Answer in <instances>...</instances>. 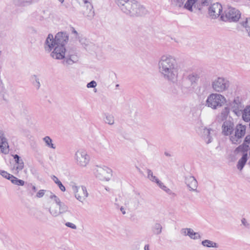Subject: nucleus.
<instances>
[{
	"label": "nucleus",
	"mask_w": 250,
	"mask_h": 250,
	"mask_svg": "<svg viewBox=\"0 0 250 250\" xmlns=\"http://www.w3.org/2000/svg\"><path fill=\"white\" fill-rule=\"evenodd\" d=\"M245 222H246V220H245V219H244H244H243L242 220V223H243L244 225H245Z\"/></svg>",
	"instance_id": "57"
},
{
	"label": "nucleus",
	"mask_w": 250,
	"mask_h": 250,
	"mask_svg": "<svg viewBox=\"0 0 250 250\" xmlns=\"http://www.w3.org/2000/svg\"><path fill=\"white\" fill-rule=\"evenodd\" d=\"M229 112V109L228 107H226L225 108V110L224 111H223V112L222 113V114H223L224 113H226L227 115H228V113Z\"/></svg>",
	"instance_id": "52"
},
{
	"label": "nucleus",
	"mask_w": 250,
	"mask_h": 250,
	"mask_svg": "<svg viewBox=\"0 0 250 250\" xmlns=\"http://www.w3.org/2000/svg\"><path fill=\"white\" fill-rule=\"evenodd\" d=\"M131 203H133V207L135 208H137L139 206L140 203L139 200L136 198H132L130 200Z\"/></svg>",
	"instance_id": "39"
},
{
	"label": "nucleus",
	"mask_w": 250,
	"mask_h": 250,
	"mask_svg": "<svg viewBox=\"0 0 250 250\" xmlns=\"http://www.w3.org/2000/svg\"><path fill=\"white\" fill-rule=\"evenodd\" d=\"M212 87L218 92H222L227 90L229 85V81L223 77H218L212 82Z\"/></svg>",
	"instance_id": "7"
},
{
	"label": "nucleus",
	"mask_w": 250,
	"mask_h": 250,
	"mask_svg": "<svg viewBox=\"0 0 250 250\" xmlns=\"http://www.w3.org/2000/svg\"><path fill=\"white\" fill-rule=\"evenodd\" d=\"M15 160L16 164L17 166L16 167V170L17 172L21 170L24 167V163L21 158L18 155L15 154L13 155Z\"/></svg>",
	"instance_id": "18"
},
{
	"label": "nucleus",
	"mask_w": 250,
	"mask_h": 250,
	"mask_svg": "<svg viewBox=\"0 0 250 250\" xmlns=\"http://www.w3.org/2000/svg\"><path fill=\"white\" fill-rule=\"evenodd\" d=\"M105 119L104 120L105 123L110 125H113L114 123V117L112 115L105 114Z\"/></svg>",
	"instance_id": "32"
},
{
	"label": "nucleus",
	"mask_w": 250,
	"mask_h": 250,
	"mask_svg": "<svg viewBox=\"0 0 250 250\" xmlns=\"http://www.w3.org/2000/svg\"><path fill=\"white\" fill-rule=\"evenodd\" d=\"M185 0H176V5L179 7H181L184 4Z\"/></svg>",
	"instance_id": "44"
},
{
	"label": "nucleus",
	"mask_w": 250,
	"mask_h": 250,
	"mask_svg": "<svg viewBox=\"0 0 250 250\" xmlns=\"http://www.w3.org/2000/svg\"><path fill=\"white\" fill-rule=\"evenodd\" d=\"M27 188L28 189L31 188L33 192H36L37 190L36 187L31 183H29L27 185Z\"/></svg>",
	"instance_id": "42"
},
{
	"label": "nucleus",
	"mask_w": 250,
	"mask_h": 250,
	"mask_svg": "<svg viewBox=\"0 0 250 250\" xmlns=\"http://www.w3.org/2000/svg\"><path fill=\"white\" fill-rule=\"evenodd\" d=\"M13 4L19 7H25L23 0H13Z\"/></svg>",
	"instance_id": "37"
},
{
	"label": "nucleus",
	"mask_w": 250,
	"mask_h": 250,
	"mask_svg": "<svg viewBox=\"0 0 250 250\" xmlns=\"http://www.w3.org/2000/svg\"><path fill=\"white\" fill-rule=\"evenodd\" d=\"M246 129V125L242 124H238L234 127L235 134L230 136V140L232 144L237 145L241 142V139L245 135Z\"/></svg>",
	"instance_id": "6"
},
{
	"label": "nucleus",
	"mask_w": 250,
	"mask_h": 250,
	"mask_svg": "<svg viewBox=\"0 0 250 250\" xmlns=\"http://www.w3.org/2000/svg\"><path fill=\"white\" fill-rule=\"evenodd\" d=\"M225 97L219 94H211L206 100V105L212 109H216L220 107L225 102Z\"/></svg>",
	"instance_id": "5"
},
{
	"label": "nucleus",
	"mask_w": 250,
	"mask_h": 250,
	"mask_svg": "<svg viewBox=\"0 0 250 250\" xmlns=\"http://www.w3.org/2000/svg\"><path fill=\"white\" fill-rule=\"evenodd\" d=\"M149 180L152 181V182H156L157 184L160 183V181L156 176L153 175L150 178Z\"/></svg>",
	"instance_id": "48"
},
{
	"label": "nucleus",
	"mask_w": 250,
	"mask_h": 250,
	"mask_svg": "<svg viewBox=\"0 0 250 250\" xmlns=\"http://www.w3.org/2000/svg\"><path fill=\"white\" fill-rule=\"evenodd\" d=\"M84 3L86 5V7H87V9H89L90 11H91L92 10V9H93V6L92 5H91V3H90L87 0H83Z\"/></svg>",
	"instance_id": "43"
},
{
	"label": "nucleus",
	"mask_w": 250,
	"mask_h": 250,
	"mask_svg": "<svg viewBox=\"0 0 250 250\" xmlns=\"http://www.w3.org/2000/svg\"><path fill=\"white\" fill-rule=\"evenodd\" d=\"M0 149L2 153L7 154L9 152V145L3 130L0 129Z\"/></svg>",
	"instance_id": "13"
},
{
	"label": "nucleus",
	"mask_w": 250,
	"mask_h": 250,
	"mask_svg": "<svg viewBox=\"0 0 250 250\" xmlns=\"http://www.w3.org/2000/svg\"><path fill=\"white\" fill-rule=\"evenodd\" d=\"M241 25L245 28L246 31L248 32L250 30V18H241L240 21Z\"/></svg>",
	"instance_id": "21"
},
{
	"label": "nucleus",
	"mask_w": 250,
	"mask_h": 250,
	"mask_svg": "<svg viewBox=\"0 0 250 250\" xmlns=\"http://www.w3.org/2000/svg\"><path fill=\"white\" fill-rule=\"evenodd\" d=\"M112 172L111 169L106 167H97L94 174L95 176L100 180L108 181L112 176Z\"/></svg>",
	"instance_id": "8"
},
{
	"label": "nucleus",
	"mask_w": 250,
	"mask_h": 250,
	"mask_svg": "<svg viewBox=\"0 0 250 250\" xmlns=\"http://www.w3.org/2000/svg\"><path fill=\"white\" fill-rule=\"evenodd\" d=\"M24 6L26 7L35 3L38 2L40 0H23Z\"/></svg>",
	"instance_id": "36"
},
{
	"label": "nucleus",
	"mask_w": 250,
	"mask_h": 250,
	"mask_svg": "<svg viewBox=\"0 0 250 250\" xmlns=\"http://www.w3.org/2000/svg\"><path fill=\"white\" fill-rule=\"evenodd\" d=\"M162 227L160 223H156L152 227V230L154 234H160L162 232Z\"/></svg>",
	"instance_id": "28"
},
{
	"label": "nucleus",
	"mask_w": 250,
	"mask_h": 250,
	"mask_svg": "<svg viewBox=\"0 0 250 250\" xmlns=\"http://www.w3.org/2000/svg\"><path fill=\"white\" fill-rule=\"evenodd\" d=\"M158 185H159L161 188L165 190L168 194H170L171 193V190L168 188H167L166 186H165L164 184L162 183L161 181L160 183H159V184H158Z\"/></svg>",
	"instance_id": "35"
},
{
	"label": "nucleus",
	"mask_w": 250,
	"mask_h": 250,
	"mask_svg": "<svg viewBox=\"0 0 250 250\" xmlns=\"http://www.w3.org/2000/svg\"><path fill=\"white\" fill-rule=\"evenodd\" d=\"M116 86H117V87H118V86H119V84H117V85H116Z\"/></svg>",
	"instance_id": "63"
},
{
	"label": "nucleus",
	"mask_w": 250,
	"mask_h": 250,
	"mask_svg": "<svg viewBox=\"0 0 250 250\" xmlns=\"http://www.w3.org/2000/svg\"><path fill=\"white\" fill-rule=\"evenodd\" d=\"M144 250H149V246H148V245H146L145 246Z\"/></svg>",
	"instance_id": "55"
},
{
	"label": "nucleus",
	"mask_w": 250,
	"mask_h": 250,
	"mask_svg": "<svg viewBox=\"0 0 250 250\" xmlns=\"http://www.w3.org/2000/svg\"><path fill=\"white\" fill-rule=\"evenodd\" d=\"M43 141L45 142L46 146L53 149L56 148V146L52 143V140L49 136H45L43 138Z\"/></svg>",
	"instance_id": "26"
},
{
	"label": "nucleus",
	"mask_w": 250,
	"mask_h": 250,
	"mask_svg": "<svg viewBox=\"0 0 250 250\" xmlns=\"http://www.w3.org/2000/svg\"><path fill=\"white\" fill-rule=\"evenodd\" d=\"M210 3V0H199L194 5V8L201 11L203 7L209 5Z\"/></svg>",
	"instance_id": "20"
},
{
	"label": "nucleus",
	"mask_w": 250,
	"mask_h": 250,
	"mask_svg": "<svg viewBox=\"0 0 250 250\" xmlns=\"http://www.w3.org/2000/svg\"><path fill=\"white\" fill-rule=\"evenodd\" d=\"M11 182L12 184L22 186L24 185L25 182L23 180L19 179L13 175L11 180Z\"/></svg>",
	"instance_id": "29"
},
{
	"label": "nucleus",
	"mask_w": 250,
	"mask_h": 250,
	"mask_svg": "<svg viewBox=\"0 0 250 250\" xmlns=\"http://www.w3.org/2000/svg\"><path fill=\"white\" fill-rule=\"evenodd\" d=\"M69 40V35L66 32H59L54 38L49 34L44 43V49L51 52L50 56L56 60H63L62 63L66 66L72 65L79 61L77 52L73 49L66 50L65 45Z\"/></svg>",
	"instance_id": "1"
},
{
	"label": "nucleus",
	"mask_w": 250,
	"mask_h": 250,
	"mask_svg": "<svg viewBox=\"0 0 250 250\" xmlns=\"http://www.w3.org/2000/svg\"><path fill=\"white\" fill-rule=\"evenodd\" d=\"M58 206L59 208V210H52L51 211V214L53 216H58L59 214L64 213L68 210L67 206L63 202H62Z\"/></svg>",
	"instance_id": "17"
},
{
	"label": "nucleus",
	"mask_w": 250,
	"mask_h": 250,
	"mask_svg": "<svg viewBox=\"0 0 250 250\" xmlns=\"http://www.w3.org/2000/svg\"><path fill=\"white\" fill-rule=\"evenodd\" d=\"M51 195L50 196V198L51 199H53L54 201L55 202L56 205L58 206L59 204H60L62 202H61L60 199L55 195L53 194L52 193H51Z\"/></svg>",
	"instance_id": "38"
},
{
	"label": "nucleus",
	"mask_w": 250,
	"mask_h": 250,
	"mask_svg": "<svg viewBox=\"0 0 250 250\" xmlns=\"http://www.w3.org/2000/svg\"><path fill=\"white\" fill-rule=\"evenodd\" d=\"M97 85V83L95 81H92L87 84V87L88 88H95Z\"/></svg>",
	"instance_id": "41"
},
{
	"label": "nucleus",
	"mask_w": 250,
	"mask_h": 250,
	"mask_svg": "<svg viewBox=\"0 0 250 250\" xmlns=\"http://www.w3.org/2000/svg\"><path fill=\"white\" fill-rule=\"evenodd\" d=\"M81 189L82 191V195L84 197V199L86 198L88 196V192L87 191V189L84 186H82L81 187Z\"/></svg>",
	"instance_id": "40"
},
{
	"label": "nucleus",
	"mask_w": 250,
	"mask_h": 250,
	"mask_svg": "<svg viewBox=\"0 0 250 250\" xmlns=\"http://www.w3.org/2000/svg\"><path fill=\"white\" fill-rule=\"evenodd\" d=\"M248 161V153L243 154L242 157L239 160L237 164V168L241 171Z\"/></svg>",
	"instance_id": "19"
},
{
	"label": "nucleus",
	"mask_w": 250,
	"mask_h": 250,
	"mask_svg": "<svg viewBox=\"0 0 250 250\" xmlns=\"http://www.w3.org/2000/svg\"><path fill=\"white\" fill-rule=\"evenodd\" d=\"M249 145L246 144H243L239 146L235 150V152H242L243 154L247 153L248 150Z\"/></svg>",
	"instance_id": "25"
},
{
	"label": "nucleus",
	"mask_w": 250,
	"mask_h": 250,
	"mask_svg": "<svg viewBox=\"0 0 250 250\" xmlns=\"http://www.w3.org/2000/svg\"><path fill=\"white\" fill-rule=\"evenodd\" d=\"M147 178L149 179L153 175V172L149 169H147Z\"/></svg>",
	"instance_id": "50"
},
{
	"label": "nucleus",
	"mask_w": 250,
	"mask_h": 250,
	"mask_svg": "<svg viewBox=\"0 0 250 250\" xmlns=\"http://www.w3.org/2000/svg\"><path fill=\"white\" fill-rule=\"evenodd\" d=\"M0 174L4 178L11 181L12 177L13 176V175L9 174L7 172L4 170H0Z\"/></svg>",
	"instance_id": "34"
},
{
	"label": "nucleus",
	"mask_w": 250,
	"mask_h": 250,
	"mask_svg": "<svg viewBox=\"0 0 250 250\" xmlns=\"http://www.w3.org/2000/svg\"><path fill=\"white\" fill-rule=\"evenodd\" d=\"M65 226H67V227H69V228H70L71 229H77V227L76 226L72 223H70V222H67L65 223Z\"/></svg>",
	"instance_id": "45"
},
{
	"label": "nucleus",
	"mask_w": 250,
	"mask_h": 250,
	"mask_svg": "<svg viewBox=\"0 0 250 250\" xmlns=\"http://www.w3.org/2000/svg\"><path fill=\"white\" fill-rule=\"evenodd\" d=\"M44 194V190H40L37 193L36 196L38 198L42 197Z\"/></svg>",
	"instance_id": "46"
},
{
	"label": "nucleus",
	"mask_w": 250,
	"mask_h": 250,
	"mask_svg": "<svg viewBox=\"0 0 250 250\" xmlns=\"http://www.w3.org/2000/svg\"><path fill=\"white\" fill-rule=\"evenodd\" d=\"M200 78L199 75L196 73H192L184 78V81H189L190 85L196 84Z\"/></svg>",
	"instance_id": "16"
},
{
	"label": "nucleus",
	"mask_w": 250,
	"mask_h": 250,
	"mask_svg": "<svg viewBox=\"0 0 250 250\" xmlns=\"http://www.w3.org/2000/svg\"><path fill=\"white\" fill-rule=\"evenodd\" d=\"M31 79L33 81V84L37 89H39L41 86L39 79L35 75H33Z\"/></svg>",
	"instance_id": "31"
},
{
	"label": "nucleus",
	"mask_w": 250,
	"mask_h": 250,
	"mask_svg": "<svg viewBox=\"0 0 250 250\" xmlns=\"http://www.w3.org/2000/svg\"><path fill=\"white\" fill-rule=\"evenodd\" d=\"M52 179L54 181V182L58 186L61 191H64L65 190V187L62 185V182L58 179V178L56 176L54 175L52 177Z\"/></svg>",
	"instance_id": "30"
},
{
	"label": "nucleus",
	"mask_w": 250,
	"mask_h": 250,
	"mask_svg": "<svg viewBox=\"0 0 250 250\" xmlns=\"http://www.w3.org/2000/svg\"><path fill=\"white\" fill-rule=\"evenodd\" d=\"M185 182L190 190L197 191L198 183L194 176L190 175L185 176Z\"/></svg>",
	"instance_id": "14"
},
{
	"label": "nucleus",
	"mask_w": 250,
	"mask_h": 250,
	"mask_svg": "<svg viewBox=\"0 0 250 250\" xmlns=\"http://www.w3.org/2000/svg\"><path fill=\"white\" fill-rule=\"evenodd\" d=\"M120 210L122 211V213L123 214H125V210L124 207H121V208H120Z\"/></svg>",
	"instance_id": "53"
},
{
	"label": "nucleus",
	"mask_w": 250,
	"mask_h": 250,
	"mask_svg": "<svg viewBox=\"0 0 250 250\" xmlns=\"http://www.w3.org/2000/svg\"><path fill=\"white\" fill-rule=\"evenodd\" d=\"M158 65L159 72L165 79L173 82L176 79L179 66L174 57L170 55H163Z\"/></svg>",
	"instance_id": "2"
},
{
	"label": "nucleus",
	"mask_w": 250,
	"mask_h": 250,
	"mask_svg": "<svg viewBox=\"0 0 250 250\" xmlns=\"http://www.w3.org/2000/svg\"><path fill=\"white\" fill-rule=\"evenodd\" d=\"M165 154L166 156H170V155L168 153H167V152H165Z\"/></svg>",
	"instance_id": "56"
},
{
	"label": "nucleus",
	"mask_w": 250,
	"mask_h": 250,
	"mask_svg": "<svg viewBox=\"0 0 250 250\" xmlns=\"http://www.w3.org/2000/svg\"><path fill=\"white\" fill-rule=\"evenodd\" d=\"M230 106L232 111L237 116H239L242 114L244 105L240 101L239 97L234 98L233 101L230 103Z\"/></svg>",
	"instance_id": "12"
},
{
	"label": "nucleus",
	"mask_w": 250,
	"mask_h": 250,
	"mask_svg": "<svg viewBox=\"0 0 250 250\" xmlns=\"http://www.w3.org/2000/svg\"><path fill=\"white\" fill-rule=\"evenodd\" d=\"M71 32L72 33L75 34V36L76 38H79L78 36V33L77 31L75 29V28L73 27H71Z\"/></svg>",
	"instance_id": "49"
},
{
	"label": "nucleus",
	"mask_w": 250,
	"mask_h": 250,
	"mask_svg": "<svg viewBox=\"0 0 250 250\" xmlns=\"http://www.w3.org/2000/svg\"><path fill=\"white\" fill-rule=\"evenodd\" d=\"M243 120L248 122L250 121V106H247L242 111Z\"/></svg>",
	"instance_id": "22"
},
{
	"label": "nucleus",
	"mask_w": 250,
	"mask_h": 250,
	"mask_svg": "<svg viewBox=\"0 0 250 250\" xmlns=\"http://www.w3.org/2000/svg\"><path fill=\"white\" fill-rule=\"evenodd\" d=\"M201 238L200 235L198 232H195V234L192 238L193 239H198Z\"/></svg>",
	"instance_id": "51"
},
{
	"label": "nucleus",
	"mask_w": 250,
	"mask_h": 250,
	"mask_svg": "<svg viewBox=\"0 0 250 250\" xmlns=\"http://www.w3.org/2000/svg\"><path fill=\"white\" fill-rule=\"evenodd\" d=\"M59 1H60L61 3H62L64 2V0H58Z\"/></svg>",
	"instance_id": "58"
},
{
	"label": "nucleus",
	"mask_w": 250,
	"mask_h": 250,
	"mask_svg": "<svg viewBox=\"0 0 250 250\" xmlns=\"http://www.w3.org/2000/svg\"><path fill=\"white\" fill-rule=\"evenodd\" d=\"M234 130V124L232 119L227 120L222 126V133L224 136H230Z\"/></svg>",
	"instance_id": "11"
},
{
	"label": "nucleus",
	"mask_w": 250,
	"mask_h": 250,
	"mask_svg": "<svg viewBox=\"0 0 250 250\" xmlns=\"http://www.w3.org/2000/svg\"><path fill=\"white\" fill-rule=\"evenodd\" d=\"M49 210L50 213L51 214L52 210H59V209H56V208H54L53 207H51L49 208Z\"/></svg>",
	"instance_id": "54"
},
{
	"label": "nucleus",
	"mask_w": 250,
	"mask_h": 250,
	"mask_svg": "<svg viewBox=\"0 0 250 250\" xmlns=\"http://www.w3.org/2000/svg\"><path fill=\"white\" fill-rule=\"evenodd\" d=\"M222 9V6L220 3H213L208 8V14L212 19H216L219 16H221Z\"/></svg>",
	"instance_id": "10"
},
{
	"label": "nucleus",
	"mask_w": 250,
	"mask_h": 250,
	"mask_svg": "<svg viewBox=\"0 0 250 250\" xmlns=\"http://www.w3.org/2000/svg\"><path fill=\"white\" fill-rule=\"evenodd\" d=\"M202 245L208 248H217L219 247V245L217 243L207 239L203 240L202 242Z\"/></svg>",
	"instance_id": "24"
},
{
	"label": "nucleus",
	"mask_w": 250,
	"mask_h": 250,
	"mask_svg": "<svg viewBox=\"0 0 250 250\" xmlns=\"http://www.w3.org/2000/svg\"><path fill=\"white\" fill-rule=\"evenodd\" d=\"M241 15L238 9L229 6L224 11V13L222 14L220 18L224 21L236 22L242 18Z\"/></svg>",
	"instance_id": "4"
},
{
	"label": "nucleus",
	"mask_w": 250,
	"mask_h": 250,
	"mask_svg": "<svg viewBox=\"0 0 250 250\" xmlns=\"http://www.w3.org/2000/svg\"><path fill=\"white\" fill-rule=\"evenodd\" d=\"M74 191H75V196L77 199L79 201L83 202V200H84L85 199L82 195H80V194L78 193V189L77 186H75L74 188Z\"/></svg>",
	"instance_id": "33"
},
{
	"label": "nucleus",
	"mask_w": 250,
	"mask_h": 250,
	"mask_svg": "<svg viewBox=\"0 0 250 250\" xmlns=\"http://www.w3.org/2000/svg\"><path fill=\"white\" fill-rule=\"evenodd\" d=\"M249 36L250 37V31L248 32Z\"/></svg>",
	"instance_id": "60"
},
{
	"label": "nucleus",
	"mask_w": 250,
	"mask_h": 250,
	"mask_svg": "<svg viewBox=\"0 0 250 250\" xmlns=\"http://www.w3.org/2000/svg\"><path fill=\"white\" fill-rule=\"evenodd\" d=\"M79 42H82V43L83 41H82L81 40H79Z\"/></svg>",
	"instance_id": "62"
},
{
	"label": "nucleus",
	"mask_w": 250,
	"mask_h": 250,
	"mask_svg": "<svg viewBox=\"0 0 250 250\" xmlns=\"http://www.w3.org/2000/svg\"><path fill=\"white\" fill-rule=\"evenodd\" d=\"M79 42H82V43L83 41H82L81 40H79Z\"/></svg>",
	"instance_id": "61"
},
{
	"label": "nucleus",
	"mask_w": 250,
	"mask_h": 250,
	"mask_svg": "<svg viewBox=\"0 0 250 250\" xmlns=\"http://www.w3.org/2000/svg\"><path fill=\"white\" fill-rule=\"evenodd\" d=\"M137 169L139 170V171L140 173H141V172H142V171H141V170H140V169L139 168H138V167H137Z\"/></svg>",
	"instance_id": "59"
},
{
	"label": "nucleus",
	"mask_w": 250,
	"mask_h": 250,
	"mask_svg": "<svg viewBox=\"0 0 250 250\" xmlns=\"http://www.w3.org/2000/svg\"><path fill=\"white\" fill-rule=\"evenodd\" d=\"M199 0H187L184 5V8L190 12L193 11V6L198 2Z\"/></svg>",
	"instance_id": "23"
},
{
	"label": "nucleus",
	"mask_w": 250,
	"mask_h": 250,
	"mask_svg": "<svg viewBox=\"0 0 250 250\" xmlns=\"http://www.w3.org/2000/svg\"><path fill=\"white\" fill-rule=\"evenodd\" d=\"M116 2L121 10L130 17L142 16L147 11L135 0H116Z\"/></svg>",
	"instance_id": "3"
},
{
	"label": "nucleus",
	"mask_w": 250,
	"mask_h": 250,
	"mask_svg": "<svg viewBox=\"0 0 250 250\" xmlns=\"http://www.w3.org/2000/svg\"><path fill=\"white\" fill-rule=\"evenodd\" d=\"M250 135H248L245 137L243 144L248 145V144H250Z\"/></svg>",
	"instance_id": "47"
},
{
	"label": "nucleus",
	"mask_w": 250,
	"mask_h": 250,
	"mask_svg": "<svg viewBox=\"0 0 250 250\" xmlns=\"http://www.w3.org/2000/svg\"><path fill=\"white\" fill-rule=\"evenodd\" d=\"M210 130L209 129L204 126H201L197 130L198 133L200 134L205 140L207 144H209L212 142V138L210 135Z\"/></svg>",
	"instance_id": "15"
},
{
	"label": "nucleus",
	"mask_w": 250,
	"mask_h": 250,
	"mask_svg": "<svg viewBox=\"0 0 250 250\" xmlns=\"http://www.w3.org/2000/svg\"><path fill=\"white\" fill-rule=\"evenodd\" d=\"M75 158L77 164L81 167H85L89 161V157L85 151L79 150L75 153Z\"/></svg>",
	"instance_id": "9"
},
{
	"label": "nucleus",
	"mask_w": 250,
	"mask_h": 250,
	"mask_svg": "<svg viewBox=\"0 0 250 250\" xmlns=\"http://www.w3.org/2000/svg\"><path fill=\"white\" fill-rule=\"evenodd\" d=\"M181 232L182 233H184L185 235H188L191 239H192L195 234V232L190 228L183 229Z\"/></svg>",
	"instance_id": "27"
}]
</instances>
